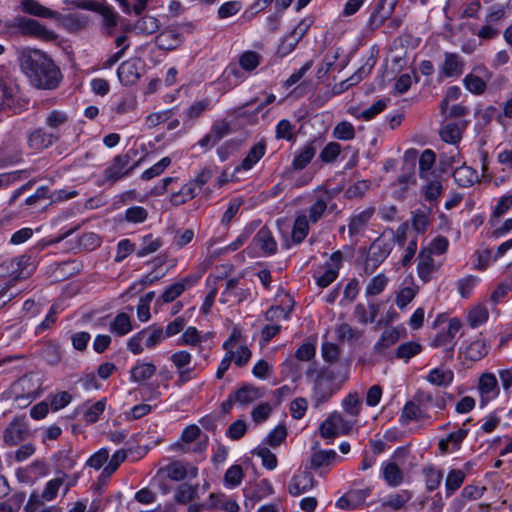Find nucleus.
<instances>
[{
  "label": "nucleus",
  "mask_w": 512,
  "mask_h": 512,
  "mask_svg": "<svg viewBox=\"0 0 512 512\" xmlns=\"http://www.w3.org/2000/svg\"><path fill=\"white\" fill-rule=\"evenodd\" d=\"M221 509L226 512H238L239 505L233 499H227L224 494L211 493L207 502V510Z\"/></svg>",
  "instance_id": "4be33fe9"
},
{
  "label": "nucleus",
  "mask_w": 512,
  "mask_h": 512,
  "mask_svg": "<svg viewBox=\"0 0 512 512\" xmlns=\"http://www.w3.org/2000/svg\"><path fill=\"white\" fill-rule=\"evenodd\" d=\"M399 0H379L370 14L367 21V29L375 31L385 25L386 21L391 18Z\"/></svg>",
  "instance_id": "423d86ee"
},
{
  "label": "nucleus",
  "mask_w": 512,
  "mask_h": 512,
  "mask_svg": "<svg viewBox=\"0 0 512 512\" xmlns=\"http://www.w3.org/2000/svg\"><path fill=\"white\" fill-rule=\"evenodd\" d=\"M252 453L261 458L262 465L266 469L274 470L277 467V457L267 447H258Z\"/></svg>",
  "instance_id": "6e6d98bb"
},
{
  "label": "nucleus",
  "mask_w": 512,
  "mask_h": 512,
  "mask_svg": "<svg viewBox=\"0 0 512 512\" xmlns=\"http://www.w3.org/2000/svg\"><path fill=\"white\" fill-rule=\"evenodd\" d=\"M253 241L259 246L264 253L273 255L277 251V243L270 231L266 226L262 227L254 236Z\"/></svg>",
  "instance_id": "412c9836"
},
{
  "label": "nucleus",
  "mask_w": 512,
  "mask_h": 512,
  "mask_svg": "<svg viewBox=\"0 0 512 512\" xmlns=\"http://www.w3.org/2000/svg\"><path fill=\"white\" fill-rule=\"evenodd\" d=\"M454 181L459 187L468 188L479 181L478 173L470 166L463 164L453 172Z\"/></svg>",
  "instance_id": "aec40b11"
},
{
  "label": "nucleus",
  "mask_w": 512,
  "mask_h": 512,
  "mask_svg": "<svg viewBox=\"0 0 512 512\" xmlns=\"http://www.w3.org/2000/svg\"><path fill=\"white\" fill-rule=\"evenodd\" d=\"M478 390L481 395V405L484 406L488 401L499 395V385L497 378L492 373H484L479 378Z\"/></svg>",
  "instance_id": "dca6fc26"
},
{
  "label": "nucleus",
  "mask_w": 512,
  "mask_h": 512,
  "mask_svg": "<svg viewBox=\"0 0 512 512\" xmlns=\"http://www.w3.org/2000/svg\"><path fill=\"white\" fill-rule=\"evenodd\" d=\"M261 56L255 51H245L239 57V64L246 71H253L260 64Z\"/></svg>",
  "instance_id": "603ef678"
},
{
  "label": "nucleus",
  "mask_w": 512,
  "mask_h": 512,
  "mask_svg": "<svg viewBox=\"0 0 512 512\" xmlns=\"http://www.w3.org/2000/svg\"><path fill=\"white\" fill-rule=\"evenodd\" d=\"M315 346L311 343L302 344L295 352V359H290L286 361V365L290 367V369L296 373L300 371L299 364L296 360L300 361H309L315 356Z\"/></svg>",
  "instance_id": "393cba45"
},
{
  "label": "nucleus",
  "mask_w": 512,
  "mask_h": 512,
  "mask_svg": "<svg viewBox=\"0 0 512 512\" xmlns=\"http://www.w3.org/2000/svg\"><path fill=\"white\" fill-rule=\"evenodd\" d=\"M464 59L454 52H445L444 60L440 66V74L445 78H458L464 72Z\"/></svg>",
  "instance_id": "9d476101"
},
{
  "label": "nucleus",
  "mask_w": 512,
  "mask_h": 512,
  "mask_svg": "<svg viewBox=\"0 0 512 512\" xmlns=\"http://www.w3.org/2000/svg\"><path fill=\"white\" fill-rule=\"evenodd\" d=\"M371 182L369 180H359L345 191V196L348 199H360L370 188Z\"/></svg>",
  "instance_id": "052dcab7"
},
{
  "label": "nucleus",
  "mask_w": 512,
  "mask_h": 512,
  "mask_svg": "<svg viewBox=\"0 0 512 512\" xmlns=\"http://www.w3.org/2000/svg\"><path fill=\"white\" fill-rule=\"evenodd\" d=\"M374 209L367 208L361 212L353 214L348 224V232L350 236L359 234L368 224L373 216Z\"/></svg>",
  "instance_id": "5701e85b"
},
{
  "label": "nucleus",
  "mask_w": 512,
  "mask_h": 512,
  "mask_svg": "<svg viewBox=\"0 0 512 512\" xmlns=\"http://www.w3.org/2000/svg\"><path fill=\"white\" fill-rule=\"evenodd\" d=\"M19 65L30 84L37 89L54 90L60 85L61 70L41 50H23L19 55Z\"/></svg>",
  "instance_id": "f257e3e1"
},
{
  "label": "nucleus",
  "mask_w": 512,
  "mask_h": 512,
  "mask_svg": "<svg viewBox=\"0 0 512 512\" xmlns=\"http://www.w3.org/2000/svg\"><path fill=\"white\" fill-rule=\"evenodd\" d=\"M171 164V159L169 157H164L162 158L159 162H157L156 164H154L152 167H150L149 169L145 170L142 175H141V178L145 181H148L158 175H160L161 173H163V171Z\"/></svg>",
  "instance_id": "69168bd1"
},
{
  "label": "nucleus",
  "mask_w": 512,
  "mask_h": 512,
  "mask_svg": "<svg viewBox=\"0 0 512 512\" xmlns=\"http://www.w3.org/2000/svg\"><path fill=\"white\" fill-rule=\"evenodd\" d=\"M309 220L306 215H298L292 229V241L295 244L301 243L309 233Z\"/></svg>",
  "instance_id": "72a5a7b5"
},
{
  "label": "nucleus",
  "mask_w": 512,
  "mask_h": 512,
  "mask_svg": "<svg viewBox=\"0 0 512 512\" xmlns=\"http://www.w3.org/2000/svg\"><path fill=\"white\" fill-rule=\"evenodd\" d=\"M488 353V345L485 340L477 339L470 343L466 349V358L472 361H478Z\"/></svg>",
  "instance_id": "58836bf2"
},
{
  "label": "nucleus",
  "mask_w": 512,
  "mask_h": 512,
  "mask_svg": "<svg viewBox=\"0 0 512 512\" xmlns=\"http://www.w3.org/2000/svg\"><path fill=\"white\" fill-rule=\"evenodd\" d=\"M136 155L137 150L130 149L123 154L115 156L112 164L104 171L105 179L110 182H116L129 175L139 165V161L132 163Z\"/></svg>",
  "instance_id": "7ed1b4c3"
},
{
  "label": "nucleus",
  "mask_w": 512,
  "mask_h": 512,
  "mask_svg": "<svg viewBox=\"0 0 512 512\" xmlns=\"http://www.w3.org/2000/svg\"><path fill=\"white\" fill-rule=\"evenodd\" d=\"M15 26L18 28L19 32L24 36H33L45 41L55 40L57 35L47 29L46 26L40 24L38 21L25 18V17H17L15 19Z\"/></svg>",
  "instance_id": "0eeeda50"
},
{
  "label": "nucleus",
  "mask_w": 512,
  "mask_h": 512,
  "mask_svg": "<svg viewBox=\"0 0 512 512\" xmlns=\"http://www.w3.org/2000/svg\"><path fill=\"white\" fill-rule=\"evenodd\" d=\"M361 399L356 392L349 393L342 401L344 411L351 417L356 418L361 410Z\"/></svg>",
  "instance_id": "c03bdc74"
},
{
  "label": "nucleus",
  "mask_w": 512,
  "mask_h": 512,
  "mask_svg": "<svg viewBox=\"0 0 512 512\" xmlns=\"http://www.w3.org/2000/svg\"><path fill=\"white\" fill-rule=\"evenodd\" d=\"M156 373V366L152 363H139L131 369V380L143 383Z\"/></svg>",
  "instance_id": "7c9ffc66"
},
{
  "label": "nucleus",
  "mask_w": 512,
  "mask_h": 512,
  "mask_svg": "<svg viewBox=\"0 0 512 512\" xmlns=\"http://www.w3.org/2000/svg\"><path fill=\"white\" fill-rule=\"evenodd\" d=\"M28 436V427L23 418H15L4 431L3 439L8 446H15Z\"/></svg>",
  "instance_id": "f8f14e48"
},
{
  "label": "nucleus",
  "mask_w": 512,
  "mask_h": 512,
  "mask_svg": "<svg viewBox=\"0 0 512 512\" xmlns=\"http://www.w3.org/2000/svg\"><path fill=\"white\" fill-rule=\"evenodd\" d=\"M329 422L332 423L333 427L337 429L340 434L348 433L355 421L346 420L343 415L339 412H333L329 416Z\"/></svg>",
  "instance_id": "4d7b16f0"
},
{
  "label": "nucleus",
  "mask_w": 512,
  "mask_h": 512,
  "mask_svg": "<svg viewBox=\"0 0 512 512\" xmlns=\"http://www.w3.org/2000/svg\"><path fill=\"white\" fill-rule=\"evenodd\" d=\"M162 246V240L160 237H153L152 234H148L142 238L141 247L137 251L138 257H144L157 251Z\"/></svg>",
  "instance_id": "a19ab883"
},
{
  "label": "nucleus",
  "mask_w": 512,
  "mask_h": 512,
  "mask_svg": "<svg viewBox=\"0 0 512 512\" xmlns=\"http://www.w3.org/2000/svg\"><path fill=\"white\" fill-rule=\"evenodd\" d=\"M421 345L416 342H406L398 346L396 355L398 358L408 361L410 358L416 356L421 352Z\"/></svg>",
  "instance_id": "5fc2aeb1"
},
{
  "label": "nucleus",
  "mask_w": 512,
  "mask_h": 512,
  "mask_svg": "<svg viewBox=\"0 0 512 512\" xmlns=\"http://www.w3.org/2000/svg\"><path fill=\"white\" fill-rule=\"evenodd\" d=\"M462 327V323L458 318H451L446 329L439 331L432 341L433 347H444L448 358L453 357V350L456 342L454 341L455 335Z\"/></svg>",
  "instance_id": "6e6552de"
},
{
  "label": "nucleus",
  "mask_w": 512,
  "mask_h": 512,
  "mask_svg": "<svg viewBox=\"0 0 512 512\" xmlns=\"http://www.w3.org/2000/svg\"><path fill=\"white\" fill-rule=\"evenodd\" d=\"M376 61V56L370 55L366 62L352 76L346 79L348 83L351 84V87L358 84L363 78L370 74Z\"/></svg>",
  "instance_id": "79ce46f5"
},
{
  "label": "nucleus",
  "mask_w": 512,
  "mask_h": 512,
  "mask_svg": "<svg viewBox=\"0 0 512 512\" xmlns=\"http://www.w3.org/2000/svg\"><path fill=\"white\" fill-rule=\"evenodd\" d=\"M198 488L199 485H191L188 483L181 484L175 491L174 500L178 504H187L191 501L198 499Z\"/></svg>",
  "instance_id": "c85d7f7f"
},
{
  "label": "nucleus",
  "mask_w": 512,
  "mask_h": 512,
  "mask_svg": "<svg viewBox=\"0 0 512 512\" xmlns=\"http://www.w3.org/2000/svg\"><path fill=\"white\" fill-rule=\"evenodd\" d=\"M192 281L189 277H186L182 279L180 282L174 283L168 288L165 289V291L161 295V299L165 303H170L174 301L177 297H179L186 289L188 285H192Z\"/></svg>",
  "instance_id": "f704fd0d"
},
{
  "label": "nucleus",
  "mask_w": 512,
  "mask_h": 512,
  "mask_svg": "<svg viewBox=\"0 0 512 512\" xmlns=\"http://www.w3.org/2000/svg\"><path fill=\"white\" fill-rule=\"evenodd\" d=\"M34 270L31 257L22 255L12 258L0 264V277H8L16 283L19 280L26 279L31 276Z\"/></svg>",
  "instance_id": "20e7f679"
},
{
  "label": "nucleus",
  "mask_w": 512,
  "mask_h": 512,
  "mask_svg": "<svg viewBox=\"0 0 512 512\" xmlns=\"http://www.w3.org/2000/svg\"><path fill=\"white\" fill-rule=\"evenodd\" d=\"M183 42L182 34L174 27H167L155 38V44L159 50L172 51Z\"/></svg>",
  "instance_id": "ddd939ff"
},
{
  "label": "nucleus",
  "mask_w": 512,
  "mask_h": 512,
  "mask_svg": "<svg viewBox=\"0 0 512 512\" xmlns=\"http://www.w3.org/2000/svg\"><path fill=\"white\" fill-rule=\"evenodd\" d=\"M466 474L460 469L451 470L445 480L447 496L458 490L465 480Z\"/></svg>",
  "instance_id": "ea45409f"
},
{
  "label": "nucleus",
  "mask_w": 512,
  "mask_h": 512,
  "mask_svg": "<svg viewBox=\"0 0 512 512\" xmlns=\"http://www.w3.org/2000/svg\"><path fill=\"white\" fill-rule=\"evenodd\" d=\"M126 457V452L123 450L115 452L109 460L108 465L103 469L101 477L109 478L126 459Z\"/></svg>",
  "instance_id": "680f3d73"
},
{
  "label": "nucleus",
  "mask_w": 512,
  "mask_h": 512,
  "mask_svg": "<svg viewBox=\"0 0 512 512\" xmlns=\"http://www.w3.org/2000/svg\"><path fill=\"white\" fill-rule=\"evenodd\" d=\"M370 493V488L350 490L337 500L336 507L343 510H353L364 504Z\"/></svg>",
  "instance_id": "4468645a"
},
{
  "label": "nucleus",
  "mask_w": 512,
  "mask_h": 512,
  "mask_svg": "<svg viewBox=\"0 0 512 512\" xmlns=\"http://www.w3.org/2000/svg\"><path fill=\"white\" fill-rule=\"evenodd\" d=\"M333 135L339 140H352L355 137L354 126L347 121H342L335 126Z\"/></svg>",
  "instance_id": "bf43d9fd"
},
{
  "label": "nucleus",
  "mask_w": 512,
  "mask_h": 512,
  "mask_svg": "<svg viewBox=\"0 0 512 512\" xmlns=\"http://www.w3.org/2000/svg\"><path fill=\"white\" fill-rule=\"evenodd\" d=\"M58 140V134L49 133L43 128H38L30 133L28 138V145L34 150H43L52 146Z\"/></svg>",
  "instance_id": "a211bd4d"
},
{
  "label": "nucleus",
  "mask_w": 512,
  "mask_h": 512,
  "mask_svg": "<svg viewBox=\"0 0 512 512\" xmlns=\"http://www.w3.org/2000/svg\"><path fill=\"white\" fill-rule=\"evenodd\" d=\"M338 376L334 368L322 369L316 376L313 386V399L316 406L323 404L340 389L341 383L346 379L337 381Z\"/></svg>",
  "instance_id": "f03ea898"
},
{
  "label": "nucleus",
  "mask_w": 512,
  "mask_h": 512,
  "mask_svg": "<svg viewBox=\"0 0 512 512\" xmlns=\"http://www.w3.org/2000/svg\"><path fill=\"white\" fill-rule=\"evenodd\" d=\"M436 155L430 150L426 149L422 152L419 159V170L422 178L428 179L429 171L435 163Z\"/></svg>",
  "instance_id": "8fccbe9b"
},
{
  "label": "nucleus",
  "mask_w": 512,
  "mask_h": 512,
  "mask_svg": "<svg viewBox=\"0 0 512 512\" xmlns=\"http://www.w3.org/2000/svg\"><path fill=\"white\" fill-rule=\"evenodd\" d=\"M423 416L424 414L420 406L414 401H408L401 411L399 422L401 425L405 426L411 421L420 420Z\"/></svg>",
  "instance_id": "c756f323"
},
{
  "label": "nucleus",
  "mask_w": 512,
  "mask_h": 512,
  "mask_svg": "<svg viewBox=\"0 0 512 512\" xmlns=\"http://www.w3.org/2000/svg\"><path fill=\"white\" fill-rule=\"evenodd\" d=\"M314 485V476L308 471H300L291 478L288 492L293 496H299L311 490Z\"/></svg>",
  "instance_id": "f3484780"
},
{
  "label": "nucleus",
  "mask_w": 512,
  "mask_h": 512,
  "mask_svg": "<svg viewBox=\"0 0 512 512\" xmlns=\"http://www.w3.org/2000/svg\"><path fill=\"white\" fill-rule=\"evenodd\" d=\"M316 154V148L313 145V142L308 143L304 146L299 153L295 156L292 166L295 170L304 169L313 159Z\"/></svg>",
  "instance_id": "473e14b6"
},
{
  "label": "nucleus",
  "mask_w": 512,
  "mask_h": 512,
  "mask_svg": "<svg viewBox=\"0 0 512 512\" xmlns=\"http://www.w3.org/2000/svg\"><path fill=\"white\" fill-rule=\"evenodd\" d=\"M388 279L384 274H378L373 277L366 287V294L376 296L380 294L386 287Z\"/></svg>",
  "instance_id": "e2e57ef3"
},
{
  "label": "nucleus",
  "mask_w": 512,
  "mask_h": 512,
  "mask_svg": "<svg viewBox=\"0 0 512 512\" xmlns=\"http://www.w3.org/2000/svg\"><path fill=\"white\" fill-rule=\"evenodd\" d=\"M427 180V184L422 188L425 199L429 202L437 201L443 191L442 183L439 179Z\"/></svg>",
  "instance_id": "de8ad7c7"
},
{
  "label": "nucleus",
  "mask_w": 512,
  "mask_h": 512,
  "mask_svg": "<svg viewBox=\"0 0 512 512\" xmlns=\"http://www.w3.org/2000/svg\"><path fill=\"white\" fill-rule=\"evenodd\" d=\"M69 121V116L66 112L60 110H52L46 117V125L57 130Z\"/></svg>",
  "instance_id": "13d9d810"
},
{
  "label": "nucleus",
  "mask_w": 512,
  "mask_h": 512,
  "mask_svg": "<svg viewBox=\"0 0 512 512\" xmlns=\"http://www.w3.org/2000/svg\"><path fill=\"white\" fill-rule=\"evenodd\" d=\"M382 475L385 482L391 487H398L404 481V472L395 462L383 464Z\"/></svg>",
  "instance_id": "b1692460"
},
{
  "label": "nucleus",
  "mask_w": 512,
  "mask_h": 512,
  "mask_svg": "<svg viewBox=\"0 0 512 512\" xmlns=\"http://www.w3.org/2000/svg\"><path fill=\"white\" fill-rule=\"evenodd\" d=\"M21 8L24 13L40 18L58 19L60 17V14L57 11L43 6L36 0H22Z\"/></svg>",
  "instance_id": "6ab92c4d"
},
{
  "label": "nucleus",
  "mask_w": 512,
  "mask_h": 512,
  "mask_svg": "<svg viewBox=\"0 0 512 512\" xmlns=\"http://www.w3.org/2000/svg\"><path fill=\"white\" fill-rule=\"evenodd\" d=\"M412 498V494L408 490H402L400 493L391 495L386 501L383 502V507H390L394 510H400L405 503Z\"/></svg>",
  "instance_id": "49530a36"
},
{
  "label": "nucleus",
  "mask_w": 512,
  "mask_h": 512,
  "mask_svg": "<svg viewBox=\"0 0 512 512\" xmlns=\"http://www.w3.org/2000/svg\"><path fill=\"white\" fill-rule=\"evenodd\" d=\"M63 483H64V476L48 481L42 494L40 495L41 498L46 501L53 500L57 496L58 490L63 485Z\"/></svg>",
  "instance_id": "338daca9"
},
{
  "label": "nucleus",
  "mask_w": 512,
  "mask_h": 512,
  "mask_svg": "<svg viewBox=\"0 0 512 512\" xmlns=\"http://www.w3.org/2000/svg\"><path fill=\"white\" fill-rule=\"evenodd\" d=\"M243 470L240 465H233L226 471L224 475V481L231 487L238 486L243 479Z\"/></svg>",
  "instance_id": "774afa93"
},
{
  "label": "nucleus",
  "mask_w": 512,
  "mask_h": 512,
  "mask_svg": "<svg viewBox=\"0 0 512 512\" xmlns=\"http://www.w3.org/2000/svg\"><path fill=\"white\" fill-rule=\"evenodd\" d=\"M491 77L492 73L484 65H478L473 68V73L464 77L463 85L472 94L481 95L486 91V82Z\"/></svg>",
  "instance_id": "1a4fd4ad"
},
{
  "label": "nucleus",
  "mask_w": 512,
  "mask_h": 512,
  "mask_svg": "<svg viewBox=\"0 0 512 512\" xmlns=\"http://www.w3.org/2000/svg\"><path fill=\"white\" fill-rule=\"evenodd\" d=\"M419 263L417 266L418 275L425 283L430 281L432 273L435 271L434 260L427 250H421L419 253Z\"/></svg>",
  "instance_id": "a878e982"
},
{
  "label": "nucleus",
  "mask_w": 512,
  "mask_h": 512,
  "mask_svg": "<svg viewBox=\"0 0 512 512\" xmlns=\"http://www.w3.org/2000/svg\"><path fill=\"white\" fill-rule=\"evenodd\" d=\"M441 139L450 144H455L461 139V132L458 124L448 123L440 130Z\"/></svg>",
  "instance_id": "3c124183"
},
{
  "label": "nucleus",
  "mask_w": 512,
  "mask_h": 512,
  "mask_svg": "<svg viewBox=\"0 0 512 512\" xmlns=\"http://www.w3.org/2000/svg\"><path fill=\"white\" fill-rule=\"evenodd\" d=\"M392 245V241L385 240L381 237L373 241V243L370 245L364 264V272L366 274H372L388 257L392 250Z\"/></svg>",
  "instance_id": "39448f33"
},
{
  "label": "nucleus",
  "mask_w": 512,
  "mask_h": 512,
  "mask_svg": "<svg viewBox=\"0 0 512 512\" xmlns=\"http://www.w3.org/2000/svg\"><path fill=\"white\" fill-rule=\"evenodd\" d=\"M234 394L235 401L241 405H248L262 396L260 389L250 384H244Z\"/></svg>",
  "instance_id": "cd10ccee"
},
{
  "label": "nucleus",
  "mask_w": 512,
  "mask_h": 512,
  "mask_svg": "<svg viewBox=\"0 0 512 512\" xmlns=\"http://www.w3.org/2000/svg\"><path fill=\"white\" fill-rule=\"evenodd\" d=\"M103 18V28H116L118 25V15L107 5H100L97 9Z\"/></svg>",
  "instance_id": "0e129e2a"
},
{
  "label": "nucleus",
  "mask_w": 512,
  "mask_h": 512,
  "mask_svg": "<svg viewBox=\"0 0 512 512\" xmlns=\"http://www.w3.org/2000/svg\"><path fill=\"white\" fill-rule=\"evenodd\" d=\"M159 21L153 16H144L133 25L134 30L141 34H153L159 29Z\"/></svg>",
  "instance_id": "4c0bfd02"
},
{
  "label": "nucleus",
  "mask_w": 512,
  "mask_h": 512,
  "mask_svg": "<svg viewBox=\"0 0 512 512\" xmlns=\"http://www.w3.org/2000/svg\"><path fill=\"white\" fill-rule=\"evenodd\" d=\"M132 330L131 320L128 314L119 313L110 323V331L118 336H124Z\"/></svg>",
  "instance_id": "e433bc0d"
},
{
  "label": "nucleus",
  "mask_w": 512,
  "mask_h": 512,
  "mask_svg": "<svg viewBox=\"0 0 512 512\" xmlns=\"http://www.w3.org/2000/svg\"><path fill=\"white\" fill-rule=\"evenodd\" d=\"M266 146L263 142L255 144L242 160L241 168L244 170L251 169L265 154Z\"/></svg>",
  "instance_id": "c9c22d12"
},
{
  "label": "nucleus",
  "mask_w": 512,
  "mask_h": 512,
  "mask_svg": "<svg viewBox=\"0 0 512 512\" xmlns=\"http://www.w3.org/2000/svg\"><path fill=\"white\" fill-rule=\"evenodd\" d=\"M428 208L417 209L412 213V227L418 233H424L429 226Z\"/></svg>",
  "instance_id": "37998d69"
},
{
  "label": "nucleus",
  "mask_w": 512,
  "mask_h": 512,
  "mask_svg": "<svg viewBox=\"0 0 512 512\" xmlns=\"http://www.w3.org/2000/svg\"><path fill=\"white\" fill-rule=\"evenodd\" d=\"M141 61L133 58L120 64L117 70L118 78L123 85L135 84L141 77Z\"/></svg>",
  "instance_id": "9b49d317"
},
{
  "label": "nucleus",
  "mask_w": 512,
  "mask_h": 512,
  "mask_svg": "<svg viewBox=\"0 0 512 512\" xmlns=\"http://www.w3.org/2000/svg\"><path fill=\"white\" fill-rule=\"evenodd\" d=\"M512 208V194L502 196L498 202L496 207L492 212V216L489 220L492 226L495 225V220L502 217L509 209Z\"/></svg>",
  "instance_id": "09e8293b"
},
{
  "label": "nucleus",
  "mask_w": 512,
  "mask_h": 512,
  "mask_svg": "<svg viewBox=\"0 0 512 512\" xmlns=\"http://www.w3.org/2000/svg\"><path fill=\"white\" fill-rule=\"evenodd\" d=\"M337 453L334 450H319L312 454L310 460V468L318 470L321 467L330 465L335 458Z\"/></svg>",
  "instance_id": "2f4dec72"
},
{
  "label": "nucleus",
  "mask_w": 512,
  "mask_h": 512,
  "mask_svg": "<svg viewBox=\"0 0 512 512\" xmlns=\"http://www.w3.org/2000/svg\"><path fill=\"white\" fill-rule=\"evenodd\" d=\"M399 339V333L395 329H386L377 343L374 345L375 351L382 353L388 347L394 345Z\"/></svg>",
  "instance_id": "a18cd8bd"
},
{
  "label": "nucleus",
  "mask_w": 512,
  "mask_h": 512,
  "mask_svg": "<svg viewBox=\"0 0 512 512\" xmlns=\"http://www.w3.org/2000/svg\"><path fill=\"white\" fill-rule=\"evenodd\" d=\"M343 152L342 147L337 142H329L320 152L319 158L324 163H333Z\"/></svg>",
  "instance_id": "864d4df0"
},
{
  "label": "nucleus",
  "mask_w": 512,
  "mask_h": 512,
  "mask_svg": "<svg viewBox=\"0 0 512 512\" xmlns=\"http://www.w3.org/2000/svg\"><path fill=\"white\" fill-rule=\"evenodd\" d=\"M454 379V373L450 369L434 368L426 377V380L438 387H448Z\"/></svg>",
  "instance_id": "bb28decb"
},
{
  "label": "nucleus",
  "mask_w": 512,
  "mask_h": 512,
  "mask_svg": "<svg viewBox=\"0 0 512 512\" xmlns=\"http://www.w3.org/2000/svg\"><path fill=\"white\" fill-rule=\"evenodd\" d=\"M230 130V124L226 120H218L212 125L210 132L198 141V145L204 149L211 148L228 135Z\"/></svg>",
  "instance_id": "2eb2a0df"
}]
</instances>
